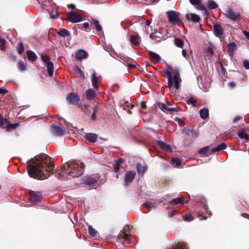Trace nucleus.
Returning <instances> with one entry per match:
<instances>
[{"mask_svg": "<svg viewBox=\"0 0 249 249\" xmlns=\"http://www.w3.org/2000/svg\"><path fill=\"white\" fill-rule=\"evenodd\" d=\"M172 68L168 65H166L165 68L163 71V72L166 75V77L168 78L172 75L171 70Z\"/></svg>", "mask_w": 249, "mask_h": 249, "instance_id": "2f4dec72", "label": "nucleus"}, {"mask_svg": "<svg viewBox=\"0 0 249 249\" xmlns=\"http://www.w3.org/2000/svg\"><path fill=\"white\" fill-rule=\"evenodd\" d=\"M186 18L189 21H192L194 23H197L199 21L200 18L198 15L195 13H191L190 14H186Z\"/></svg>", "mask_w": 249, "mask_h": 249, "instance_id": "dca6fc26", "label": "nucleus"}, {"mask_svg": "<svg viewBox=\"0 0 249 249\" xmlns=\"http://www.w3.org/2000/svg\"><path fill=\"white\" fill-rule=\"evenodd\" d=\"M10 57L12 59V60L14 62L16 61L17 60V56H16V54L14 53H10Z\"/></svg>", "mask_w": 249, "mask_h": 249, "instance_id": "e2e57ef3", "label": "nucleus"}, {"mask_svg": "<svg viewBox=\"0 0 249 249\" xmlns=\"http://www.w3.org/2000/svg\"><path fill=\"white\" fill-rule=\"evenodd\" d=\"M89 233L90 235L95 237L97 234V231L94 229L92 226L89 225L88 226Z\"/></svg>", "mask_w": 249, "mask_h": 249, "instance_id": "ea45409f", "label": "nucleus"}, {"mask_svg": "<svg viewBox=\"0 0 249 249\" xmlns=\"http://www.w3.org/2000/svg\"><path fill=\"white\" fill-rule=\"evenodd\" d=\"M171 204H184V198L183 197H177L173 199L169 202Z\"/></svg>", "mask_w": 249, "mask_h": 249, "instance_id": "c756f323", "label": "nucleus"}, {"mask_svg": "<svg viewBox=\"0 0 249 249\" xmlns=\"http://www.w3.org/2000/svg\"><path fill=\"white\" fill-rule=\"evenodd\" d=\"M6 123L7 124L5 125L4 127L6 130L8 131H10L11 130H12L13 129H16L17 127H18L19 126V123H15V124H10L9 122L6 121Z\"/></svg>", "mask_w": 249, "mask_h": 249, "instance_id": "bb28decb", "label": "nucleus"}, {"mask_svg": "<svg viewBox=\"0 0 249 249\" xmlns=\"http://www.w3.org/2000/svg\"><path fill=\"white\" fill-rule=\"evenodd\" d=\"M204 52L208 56H211L214 53L213 49L211 47L207 48L204 51Z\"/></svg>", "mask_w": 249, "mask_h": 249, "instance_id": "49530a36", "label": "nucleus"}, {"mask_svg": "<svg viewBox=\"0 0 249 249\" xmlns=\"http://www.w3.org/2000/svg\"><path fill=\"white\" fill-rule=\"evenodd\" d=\"M27 55L28 59L31 61H35L37 59V56L33 51H28L27 52Z\"/></svg>", "mask_w": 249, "mask_h": 249, "instance_id": "c85d7f7f", "label": "nucleus"}, {"mask_svg": "<svg viewBox=\"0 0 249 249\" xmlns=\"http://www.w3.org/2000/svg\"><path fill=\"white\" fill-rule=\"evenodd\" d=\"M85 138L89 142L94 143L97 142L98 135L94 133H89L86 134Z\"/></svg>", "mask_w": 249, "mask_h": 249, "instance_id": "f3484780", "label": "nucleus"}, {"mask_svg": "<svg viewBox=\"0 0 249 249\" xmlns=\"http://www.w3.org/2000/svg\"><path fill=\"white\" fill-rule=\"evenodd\" d=\"M137 171L139 175L143 176L144 173L146 171L147 167L146 165L142 166L141 163H137L136 164Z\"/></svg>", "mask_w": 249, "mask_h": 249, "instance_id": "4be33fe9", "label": "nucleus"}, {"mask_svg": "<svg viewBox=\"0 0 249 249\" xmlns=\"http://www.w3.org/2000/svg\"><path fill=\"white\" fill-rule=\"evenodd\" d=\"M143 207L144 213H147L151 209L155 208L156 206L154 203L150 202H146L144 203Z\"/></svg>", "mask_w": 249, "mask_h": 249, "instance_id": "5701e85b", "label": "nucleus"}, {"mask_svg": "<svg viewBox=\"0 0 249 249\" xmlns=\"http://www.w3.org/2000/svg\"><path fill=\"white\" fill-rule=\"evenodd\" d=\"M5 43L6 40L0 36V48L1 50H4L5 49Z\"/></svg>", "mask_w": 249, "mask_h": 249, "instance_id": "603ef678", "label": "nucleus"}, {"mask_svg": "<svg viewBox=\"0 0 249 249\" xmlns=\"http://www.w3.org/2000/svg\"><path fill=\"white\" fill-rule=\"evenodd\" d=\"M183 132L188 136L193 138L197 137V133L191 127H186L183 130Z\"/></svg>", "mask_w": 249, "mask_h": 249, "instance_id": "4468645a", "label": "nucleus"}, {"mask_svg": "<svg viewBox=\"0 0 249 249\" xmlns=\"http://www.w3.org/2000/svg\"><path fill=\"white\" fill-rule=\"evenodd\" d=\"M82 20L83 18L80 14L75 12H69L68 15V21L72 23H76Z\"/></svg>", "mask_w": 249, "mask_h": 249, "instance_id": "6e6552de", "label": "nucleus"}, {"mask_svg": "<svg viewBox=\"0 0 249 249\" xmlns=\"http://www.w3.org/2000/svg\"><path fill=\"white\" fill-rule=\"evenodd\" d=\"M130 42L133 45H138L139 44V42L138 40V36L134 35L131 36Z\"/></svg>", "mask_w": 249, "mask_h": 249, "instance_id": "37998d69", "label": "nucleus"}, {"mask_svg": "<svg viewBox=\"0 0 249 249\" xmlns=\"http://www.w3.org/2000/svg\"><path fill=\"white\" fill-rule=\"evenodd\" d=\"M75 71L79 77H84L83 72L79 67H78L77 66L75 68Z\"/></svg>", "mask_w": 249, "mask_h": 249, "instance_id": "3c124183", "label": "nucleus"}, {"mask_svg": "<svg viewBox=\"0 0 249 249\" xmlns=\"http://www.w3.org/2000/svg\"><path fill=\"white\" fill-rule=\"evenodd\" d=\"M88 21L90 22V26L93 29H95L98 32L102 31V27L99 24V22L97 19L91 18L88 19Z\"/></svg>", "mask_w": 249, "mask_h": 249, "instance_id": "f8f14e48", "label": "nucleus"}, {"mask_svg": "<svg viewBox=\"0 0 249 249\" xmlns=\"http://www.w3.org/2000/svg\"><path fill=\"white\" fill-rule=\"evenodd\" d=\"M97 179L94 178L89 177L85 180V183L87 185H94L97 182Z\"/></svg>", "mask_w": 249, "mask_h": 249, "instance_id": "f704fd0d", "label": "nucleus"}, {"mask_svg": "<svg viewBox=\"0 0 249 249\" xmlns=\"http://www.w3.org/2000/svg\"><path fill=\"white\" fill-rule=\"evenodd\" d=\"M200 116L203 119H206L209 116V110L207 108H203L200 111Z\"/></svg>", "mask_w": 249, "mask_h": 249, "instance_id": "72a5a7b5", "label": "nucleus"}, {"mask_svg": "<svg viewBox=\"0 0 249 249\" xmlns=\"http://www.w3.org/2000/svg\"><path fill=\"white\" fill-rule=\"evenodd\" d=\"M169 22L172 24H178L182 22L179 19L175 11H168L166 12Z\"/></svg>", "mask_w": 249, "mask_h": 249, "instance_id": "423d86ee", "label": "nucleus"}, {"mask_svg": "<svg viewBox=\"0 0 249 249\" xmlns=\"http://www.w3.org/2000/svg\"><path fill=\"white\" fill-rule=\"evenodd\" d=\"M150 37L152 40L157 42H160L163 38L162 34L159 32H155L150 34Z\"/></svg>", "mask_w": 249, "mask_h": 249, "instance_id": "aec40b11", "label": "nucleus"}, {"mask_svg": "<svg viewBox=\"0 0 249 249\" xmlns=\"http://www.w3.org/2000/svg\"><path fill=\"white\" fill-rule=\"evenodd\" d=\"M18 67L19 70L21 71H24L26 69V63L22 61H19L18 62Z\"/></svg>", "mask_w": 249, "mask_h": 249, "instance_id": "a19ab883", "label": "nucleus"}, {"mask_svg": "<svg viewBox=\"0 0 249 249\" xmlns=\"http://www.w3.org/2000/svg\"><path fill=\"white\" fill-rule=\"evenodd\" d=\"M118 237L119 238H123L124 240L126 241H128L129 240V233H126L125 231L120 233Z\"/></svg>", "mask_w": 249, "mask_h": 249, "instance_id": "4c0bfd02", "label": "nucleus"}, {"mask_svg": "<svg viewBox=\"0 0 249 249\" xmlns=\"http://www.w3.org/2000/svg\"><path fill=\"white\" fill-rule=\"evenodd\" d=\"M85 166L82 163L70 161L62 165V168L72 178H78L83 175Z\"/></svg>", "mask_w": 249, "mask_h": 249, "instance_id": "f03ea898", "label": "nucleus"}, {"mask_svg": "<svg viewBox=\"0 0 249 249\" xmlns=\"http://www.w3.org/2000/svg\"><path fill=\"white\" fill-rule=\"evenodd\" d=\"M227 71H226V69L223 67L222 64H221V71H220V73H221V74L222 75H225V74L226 73Z\"/></svg>", "mask_w": 249, "mask_h": 249, "instance_id": "69168bd1", "label": "nucleus"}, {"mask_svg": "<svg viewBox=\"0 0 249 249\" xmlns=\"http://www.w3.org/2000/svg\"><path fill=\"white\" fill-rule=\"evenodd\" d=\"M51 127L53 133L55 136H62L65 132L64 130L62 128V125L61 124H53Z\"/></svg>", "mask_w": 249, "mask_h": 249, "instance_id": "1a4fd4ad", "label": "nucleus"}, {"mask_svg": "<svg viewBox=\"0 0 249 249\" xmlns=\"http://www.w3.org/2000/svg\"><path fill=\"white\" fill-rule=\"evenodd\" d=\"M90 26V22H85L83 23V26L81 27H78L79 29H80L81 30H83V28H84V30L87 31L89 32V27Z\"/></svg>", "mask_w": 249, "mask_h": 249, "instance_id": "de8ad7c7", "label": "nucleus"}, {"mask_svg": "<svg viewBox=\"0 0 249 249\" xmlns=\"http://www.w3.org/2000/svg\"><path fill=\"white\" fill-rule=\"evenodd\" d=\"M172 76H177L181 78L180 76L179 70L178 68H175L171 70Z\"/></svg>", "mask_w": 249, "mask_h": 249, "instance_id": "c03bdc74", "label": "nucleus"}, {"mask_svg": "<svg viewBox=\"0 0 249 249\" xmlns=\"http://www.w3.org/2000/svg\"><path fill=\"white\" fill-rule=\"evenodd\" d=\"M158 144L161 149L165 151L171 152L172 151L171 146L164 142L159 141H158Z\"/></svg>", "mask_w": 249, "mask_h": 249, "instance_id": "412c9836", "label": "nucleus"}, {"mask_svg": "<svg viewBox=\"0 0 249 249\" xmlns=\"http://www.w3.org/2000/svg\"><path fill=\"white\" fill-rule=\"evenodd\" d=\"M41 58L43 62L45 64L47 68V71L50 77L53 76V64L52 62L50 61V57L48 55H41Z\"/></svg>", "mask_w": 249, "mask_h": 249, "instance_id": "39448f33", "label": "nucleus"}, {"mask_svg": "<svg viewBox=\"0 0 249 249\" xmlns=\"http://www.w3.org/2000/svg\"><path fill=\"white\" fill-rule=\"evenodd\" d=\"M227 147V145L225 143H221L219 144L217 147L213 148L212 150V152L213 153L218 152L221 150H224L226 149Z\"/></svg>", "mask_w": 249, "mask_h": 249, "instance_id": "cd10ccee", "label": "nucleus"}, {"mask_svg": "<svg viewBox=\"0 0 249 249\" xmlns=\"http://www.w3.org/2000/svg\"><path fill=\"white\" fill-rule=\"evenodd\" d=\"M123 159H119L117 160L114 166V172L117 173L119 171L120 168L121 164L123 162Z\"/></svg>", "mask_w": 249, "mask_h": 249, "instance_id": "e433bc0d", "label": "nucleus"}, {"mask_svg": "<svg viewBox=\"0 0 249 249\" xmlns=\"http://www.w3.org/2000/svg\"><path fill=\"white\" fill-rule=\"evenodd\" d=\"M227 48L229 50L233 52L237 48L236 44L234 42L230 43L227 45Z\"/></svg>", "mask_w": 249, "mask_h": 249, "instance_id": "8fccbe9b", "label": "nucleus"}, {"mask_svg": "<svg viewBox=\"0 0 249 249\" xmlns=\"http://www.w3.org/2000/svg\"><path fill=\"white\" fill-rule=\"evenodd\" d=\"M210 149V146H207L199 150L198 153L200 155H205Z\"/></svg>", "mask_w": 249, "mask_h": 249, "instance_id": "a18cd8bd", "label": "nucleus"}, {"mask_svg": "<svg viewBox=\"0 0 249 249\" xmlns=\"http://www.w3.org/2000/svg\"><path fill=\"white\" fill-rule=\"evenodd\" d=\"M174 43L176 46L182 48L184 46L183 41L179 38H175L174 39Z\"/></svg>", "mask_w": 249, "mask_h": 249, "instance_id": "58836bf2", "label": "nucleus"}, {"mask_svg": "<svg viewBox=\"0 0 249 249\" xmlns=\"http://www.w3.org/2000/svg\"><path fill=\"white\" fill-rule=\"evenodd\" d=\"M170 105L169 104H164L160 103L159 104V107L164 112L168 113L169 109L171 107H170Z\"/></svg>", "mask_w": 249, "mask_h": 249, "instance_id": "7c9ffc66", "label": "nucleus"}, {"mask_svg": "<svg viewBox=\"0 0 249 249\" xmlns=\"http://www.w3.org/2000/svg\"><path fill=\"white\" fill-rule=\"evenodd\" d=\"M235 83L233 81L231 82L228 83V87L230 88L233 89L235 87Z\"/></svg>", "mask_w": 249, "mask_h": 249, "instance_id": "774afa93", "label": "nucleus"}, {"mask_svg": "<svg viewBox=\"0 0 249 249\" xmlns=\"http://www.w3.org/2000/svg\"><path fill=\"white\" fill-rule=\"evenodd\" d=\"M197 6V8L198 10H200V11H205L206 10V8H205V7L202 5L201 2H200L198 4H197L196 5Z\"/></svg>", "mask_w": 249, "mask_h": 249, "instance_id": "13d9d810", "label": "nucleus"}, {"mask_svg": "<svg viewBox=\"0 0 249 249\" xmlns=\"http://www.w3.org/2000/svg\"><path fill=\"white\" fill-rule=\"evenodd\" d=\"M238 135L241 139H244L248 141L249 140V136L244 128H242L238 131Z\"/></svg>", "mask_w": 249, "mask_h": 249, "instance_id": "393cba45", "label": "nucleus"}, {"mask_svg": "<svg viewBox=\"0 0 249 249\" xmlns=\"http://www.w3.org/2000/svg\"><path fill=\"white\" fill-rule=\"evenodd\" d=\"M88 53L84 50H79L76 53V58L79 60H81L83 59L86 58L88 57Z\"/></svg>", "mask_w": 249, "mask_h": 249, "instance_id": "6ab92c4d", "label": "nucleus"}, {"mask_svg": "<svg viewBox=\"0 0 249 249\" xmlns=\"http://www.w3.org/2000/svg\"><path fill=\"white\" fill-rule=\"evenodd\" d=\"M8 91L3 87L0 88V94H5L8 93Z\"/></svg>", "mask_w": 249, "mask_h": 249, "instance_id": "0e129e2a", "label": "nucleus"}, {"mask_svg": "<svg viewBox=\"0 0 249 249\" xmlns=\"http://www.w3.org/2000/svg\"><path fill=\"white\" fill-rule=\"evenodd\" d=\"M127 66H128V67L130 68H137V69L138 70L141 71V67H140V65H138L136 62H135V64H128Z\"/></svg>", "mask_w": 249, "mask_h": 249, "instance_id": "4d7b16f0", "label": "nucleus"}, {"mask_svg": "<svg viewBox=\"0 0 249 249\" xmlns=\"http://www.w3.org/2000/svg\"><path fill=\"white\" fill-rule=\"evenodd\" d=\"M197 216H198V217H199V219L201 220H206L207 218L206 215H203L202 213H201L200 212L198 213Z\"/></svg>", "mask_w": 249, "mask_h": 249, "instance_id": "bf43d9fd", "label": "nucleus"}, {"mask_svg": "<svg viewBox=\"0 0 249 249\" xmlns=\"http://www.w3.org/2000/svg\"><path fill=\"white\" fill-rule=\"evenodd\" d=\"M98 79L95 72H94L92 74L91 82L93 87L96 89H98L97 86Z\"/></svg>", "mask_w": 249, "mask_h": 249, "instance_id": "473e14b6", "label": "nucleus"}, {"mask_svg": "<svg viewBox=\"0 0 249 249\" xmlns=\"http://www.w3.org/2000/svg\"><path fill=\"white\" fill-rule=\"evenodd\" d=\"M196 100L194 97H191L189 99L187 100L186 102L188 105H193L195 107V104L196 103Z\"/></svg>", "mask_w": 249, "mask_h": 249, "instance_id": "6e6d98bb", "label": "nucleus"}, {"mask_svg": "<svg viewBox=\"0 0 249 249\" xmlns=\"http://www.w3.org/2000/svg\"><path fill=\"white\" fill-rule=\"evenodd\" d=\"M4 121H7L6 119H4L1 114L0 113V127H3L4 124Z\"/></svg>", "mask_w": 249, "mask_h": 249, "instance_id": "680f3d73", "label": "nucleus"}, {"mask_svg": "<svg viewBox=\"0 0 249 249\" xmlns=\"http://www.w3.org/2000/svg\"><path fill=\"white\" fill-rule=\"evenodd\" d=\"M27 172L30 177L45 179L53 174L54 164L52 158L42 153L27 161Z\"/></svg>", "mask_w": 249, "mask_h": 249, "instance_id": "f257e3e1", "label": "nucleus"}, {"mask_svg": "<svg viewBox=\"0 0 249 249\" xmlns=\"http://www.w3.org/2000/svg\"><path fill=\"white\" fill-rule=\"evenodd\" d=\"M57 34L64 38L69 36L71 35L70 32L68 30L63 28L57 31Z\"/></svg>", "mask_w": 249, "mask_h": 249, "instance_id": "b1692460", "label": "nucleus"}, {"mask_svg": "<svg viewBox=\"0 0 249 249\" xmlns=\"http://www.w3.org/2000/svg\"><path fill=\"white\" fill-rule=\"evenodd\" d=\"M189 1L193 5L198 4L201 1V0H189Z\"/></svg>", "mask_w": 249, "mask_h": 249, "instance_id": "338daca9", "label": "nucleus"}, {"mask_svg": "<svg viewBox=\"0 0 249 249\" xmlns=\"http://www.w3.org/2000/svg\"><path fill=\"white\" fill-rule=\"evenodd\" d=\"M29 194L31 196V200L35 203L40 202L41 199V195L39 192L30 191Z\"/></svg>", "mask_w": 249, "mask_h": 249, "instance_id": "ddd939ff", "label": "nucleus"}, {"mask_svg": "<svg viewBox=\"0 0 249 249\" xmlns=\"http://www.w3.org/2000/svg\"><path fill=\"white\" fill-rule=\"evenodd\" d=\"M206 4L208 9L211 10L215 9L218 7L217 3L212 0H209Z\"/></svg>", "mask_w": 249, "mask_h": 249, "instance_id": "c9c22d12", "label": "nucleus"}, {"mask_svg": "<svg viewBox=\"0 0 249 249\" xmlns=\"http://www.w3.org/2000/svg\"><path fill=\"white\" fill-rule=\"evenodd\" d=\"M17 51L19 54H21L24 52V46L22 42H20L18 43Z\"/></svg>", "mask_w": 249, "mask_h": 249, "instance_id": "79ce46f5", "label": "nucleus"}, {"mask_svg": "<svg viewBox=\"0 0 249 249\" xmlns=\"http://www.w3.org/2000/svg\"><path fill=\"white\" fill-rule=\"evenodd\" d=\"M225 12V16L234 22L239 21L241 18V15L239 12L234 10L230 7L227 8Z\"/></svg>", "mask_w": 249, "mask_h": 249, "instance_id": "20e7f679", "label": "nucleus"}, {"mask_svg": "<svg viewBox=\"0 0 249 249\" xmlns=\"http://www.w3.org/2000/svg\"><path fill=\"white\" fill-rule=\"evenodd\" d=\"M98 109V107H94L93 108V112L91 115L90 119L92 121H95L96 120V113Z\"/></svg>", "mask_w": 249, "mask_h": 249, "instance_id": "864d4df0", "label": "nucleus"}, {"mask_svg": "<svg viewBox=\"0 0 249 249\" xmlns=\"http://www.w3.org/2000/svg\"><path fill=\"white\" fill-rule=\"evenodd\" d=\"M148 53L151 60L153 62L156 63H159L160 62L161 60V58L158 54L154 53L152 51H149L148 52Z\"/></svg>", "mask_w": 249, "mask_h": 249, "instance_id": "a211bd4d", "label": "nucleus"}, {"mask_svg": "<svg viewBox=\"0 0 249 249\" xmlns=\"http://www.w3.org/2000/svg\"><path fill=\"white\" fill-rule=\"evenodd\" d=\"M182 82L181 78L172 76V75L167 78V87L170 89H175L178 90L180 89V83Z\"/></svg>", "mask_w": 249, "mask_h": 249, "instance_id": "7ed1b4c3", "label": "nucleus"}, {"mask_svg": "<svg viewBox=\"0 0 249 249\" xmlns=\"http://www.w3.org/2000/svg\"><path fill=\"white\" fill-rule=\"evenodd\" d=\"M196 202L198 204H201L203 205V207L206 211L207 213L211 216L212 215V213L211 211H208V206L207 204V200L205 198L201 196L198 197L196 199Z\"/></svg>", "mask_w": 249, "mask_h": 249, "instance_id": "9d476101", "label": "nucleus"}, {"mask_svg": "<svg viewBox=\"0 0 249 249\" xmlns=\"http://www.w3.org/2000/svg\"><path fill=\"white\" fill-rule=\"evenodd\" d=\"M183 219L186 221H191L193 220V217L192 214L185 215L183 216Z\"/></svg>", "mask_w": 249, "mask_h": 249, "instance_id": "5fc2aeb1", "label": "nucleus"}, {"mask_svg": "<svg viewBox=\"0 0 249 249\" xmlns=\"http://www.w3.org/2000/svg\"><path fill=\"white\" fill-rule=\"evenodd\" d=\"M86 95L88 100H92L95 96V91L92 89H89L86 91Z\"/></svg>", "mask_w": 249, "mask_h": 249, "instance_id": "a878e982", "label": "nucleus"}, {"mask_svg": "<svg viewBox=\"0 0 249 249\" xmlns=\"http://www.w3.org/2000/svg\"><path fill=\"white\" fill-rule=\"evenodd\" d=\"M136 176V173L132 171H128L126 172L124 176L125 183L127 185L129 183L132 182Z\"/></svg>", "mask_w": 249, "mask_h": 249, "instance_id": "9b49d317", "label": "nucleus"}, {"mask_svg": "<svg viewBox=\"0 0 249 249\" xmlns=\"http://www.w3.org/2000/svg\"><path fill=\"white\" fill-rule=\"evenodd\" d=\"M171 162L173 164H175L177 166H178L181 165V161L178 158H172Z\"/></svg>", "mask_w": 249, "mask_h": 249, "instance_id": "09e8293b", "label": "nucleus"}, {"mask_svg": "<svg viewBox=\"0 0 249 249\" xmlns=\"http://www.w3.org/2000/svg\"><path fill=\"white\" fill-rule=\"evenodd\" d=\"M67 101L70 104L78 105L80 104V98L78 95L74 92H70L66 97Z\"/></svg>", "mask_w": 249, "mask_h": 249, "instance_id": "0eeeda50", "label": "nucleus"}, {"mask_svg": "<svg viewBox=\"0 0 249 249\" xmlns=\"http://www.w3.org/2000/svg\"><path fill=\"white\" fill-rule=\"evenodd\" d=\"M213 33L214 34L218 37H220L223 35L224 33V29L222 26L219 24H213Z\"/></svg>", "mask_w": 249, "mask_h": 249, "instance_id": "2eb2a0df", "label": "nucleus"}, {"mask_svg": "<svg viewBox=\"0 0 249 249\" xmlns=\"http://www.w3.org/2000/svg\"><path fill=\"white\" fill-rule=\"evenodd\" d=\"M243 65L244 68L247 70H249V61L245 60L243 62Z\"/></svg>", "mask_w": 249, "mask_h": 249, "instance_id": "052dcab7", "label": "nucleus"}]
</instances>
